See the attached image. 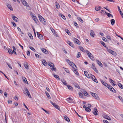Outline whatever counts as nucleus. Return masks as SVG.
<instances>
[{
  "label": "nucleus",
  "mask_w": 123,
  "mask_h": 123,
  "mask_svg": "<svg viewBox=\"0 0 123 123\" xmlns=\"http://www.w3.org/2000/svg\"><path fill=\"white\" fill-rule=\"evenodd\" d=\"M66 60L68 63H69V64L70 65V66H71L73 68V72L77 75H79V74L77 71V70L76 68H77V67H76V66L75 64L73 62L70 61L68 59H67Z\"/></svg>",
  "instance_id": "1"
},
{
  "label": "nucleus",
  "mask_w": 123,
  "mask_h": 123,
  "mask_svg": "<svg viewBox=\"0 0 123 123\" xmlns=\"http://www.w3.org/2000/svg\"><path fill=\"white\" fill-rule=\"evenodd\" d=\"M86 51L90 59L92 61H94L95 60L94 58V57H93V55L91 53L87 50H86Z\"/></svg>",
  "instance_id": "2"
},
{
  "label": "nucleus",
  "mask_w": 123,
  "mask_h": 123,
  "mask_svg": "<svg viewBox=\"0 0 123 123\" xmlns=\"http://www.w3.org/2000/svg\"><path fill=\"white\" fill-rule=\"evenodd\" d=\"M48 65L51 67H52L51 68V69L53 71H56V68L54 66V65L53 63L50 62H49Z\"/></svg>",
  "instance_id": "3"
},
{
  "label": "nucleus",
  "mask_w": 123,
  "mask_h": 123,
  "mask_svg": "<svg viewBox=\"0 0 123 123\" xmlns=\"http://www.w3.org/2000/svg\"><path fill=\"white\" fill-rule=\"evenodd\" d=\"M107 49L108 51V52H109L110 53L112 54V55H116V53L115 52L112 50L111 49H109L108 48V49Z\"/></svg>",
  "instance_id": "4"
},
{
  "label": "nucleus",
  "mask_w": 123,
  "mask_h": 123,
  "mask_svg": "<svg viewBox=\"0 0 123 123\" xmlns=\"http://www.w3.org/2000/svg\"><path fill=\"white\" fill-rule=\"evenodd\" d=\"M92 112L95 115H98V112L96 108H94L93 111Z\"/></svg>",
  "instance_id": "5"
},
{
  "label": "nucleus",
  "mask_w": 123,
  "mask_h": 123,
  "mask_svg": "<svg viewBox=\"0 0 123 123\" xmlns=\"http://www.w3.org/2000/svg\"><path fill=\"white\" fill-rule=\"evenodd\" d=\"M91 93L92 96L93 97L97 99H98L99 98L98 97V96L97 94L91 92Z\"/></svg>",
  "instance_id": "6"
},
{
  "label": "nucleus",
  "mask_w": 123,
  "mask_h": 123,
  "mask_svg": "<svg viewBox=\"0 0 123 123\" xmlns=\"http://www.w3.org/2000/svg\"><path fill=\"white\" fill-rule=\"evenodd\" d=\"M24 89L26 91V93L27 94V95L30 98H31V96L30 94V92L28 89L25 87L24 88Z\"/></svg>",
  "instance_id": "7"
},
{
  "label": "nucleus",
  "mask_w": 123,
  "mask_h": 123,
  "mask_svg": "<svg viewBox=\"0 0 123 123\" xmlns=\"http://www.w3.org/2000/svg\"><path fill=\"white\" fill-rule=\"evenodd\" d=\"M109 80L112 86H117V85L116 84H114V83H115L114 80L110 78L109 79Z\"/></svg>",
  "instance_id": "8"
},
{
  "label": "nucleus",
  "mask_w": 123,
  "mask_h": 123,
  "mask_svg": "<svg viewBox=\"0 0 123 123\" xmlns=\"http://www.w3.org/2000/svg\"><path fill=\"white\" fill-rule=\"evenodd\" d=\"M74 41L75 42V43H77V44L79 45L80 44V41L77 39L74 38L73 39Z\"/></svg>",
  "instance_id": "9"
},
{
  "label": "nucleus",
  "mask_w": 123,
  "mask_h": 123,
  "mask_svg": "<svg viewBox=\"0 0 123 123\" xmlns=\"http://www.w3.org/2000/svg\"><path fill=\"white\" fill-rule=\"evenodd\" d=\"M66 100L69 103H72L73 102V100L70 97L67 98Z\"/></svg>",
  "instance_id": "10"
},
{
  "label": "nucleus",
  "mask_w": 123,
  "mask_h": 123,
  "mask_svg": "<svg viewBox=\"0 0 123 123\" xmlns=\"http://www.w3.org/2000/svg\"><path fill=\"white\" fill-rule=\"evenodd\" d=\"M37 35L38 37L40 39H42L43 38V37L42 35L40 34L38 32H37Z\"/></svg>",
  "instance_id": "11"
},
{
  "label": "nucleus",
  "mask_w": 123,
  "mask_h": 123,
  "mask_svg": "<svg viewBox=\"0 0 123 123\" xmlns=\"http://www.w3.org/2000/svg\"><path fill=\"white\" fill-rule=\"evenodd\" d=\"M103 117L104 118L106 119L109 120H111V119L110 117L109 116H108L106 115H103Z\"/></svg>",
  "instance_id": "12"
},
{
  "label": "nucleus",
  "mask_w": 123,
  "mask_h": 123,
  "mask_svg": "<svg viewBox=\"0 0 123 123\" xmlns=\"http://www.w3.org/2000/svg\"><path fill=\"white\" fill-rule=\"evenodd\" d=\"M12 18L13 20L15 22H18V18L17 17L14 16H12Z\"/></svg>",
  "instance_id": "13"
},
{
  "label": "nucleus",
  "mask_w": 123,
  "mask_h": 123,
  "mask_svg": "<svg viewBox=\"0 0 123 123\" xmlns=\"http://www.w3.org/2000/svg\"><path fill=\"white\" fill-rule=\"evenodd\" d=\"M41 50L45 54L48 53V52L44 48H41Z\"/></svg>",
  "instance_id": "14"
},
{
  "label": "nucleus",
  "mask_w": 123,
  "mask_h": 123,
  "mask_svg": "<svg viewBox=\"0 0 123 123\" xmlns=\"http://www.w3.org/2000/svg\"><path fill=\"white\" fill-rule=\"evenodd\" d=\"M100 43L104 47L106 48L107 49H108V47L103 42V41H100Z\"/></svg>",
  "instance_id": "15"
},
{
  "label": "nucleus",
  "mask_w": 123,
  "mask_h": 123,
  "mask_svg": "<svg viewBox=\"0 0 123 123\" xmlns=\"http://www.w3.org/2000/svg\"><path fill=\"white\" fill-rule=\"evenodd\" d=\"M64 117L65 119L68 122H69L70 121V119L69 118L67 117L65 115L64 116Z\"/></svg>",
  "instance_id": "16"
},
{
  "label": "nucleus",
  "mask_w": 123,
  "mask_h": 123,
  "mask_svg": "<svg viewBox=\"0 0 123 123\" xmlns=\"http://www.w3.org/2000/svg\"><path fill=\"white\" fill-rule=\"evenodd\" d=\"M100 80L102 84H103L104 86H107L108 84L106 83L105 81H103L102 80Z\"/></svg>",
  "instance_id": "17"
},
{
  "label": "nucleus",
  "mask_w": 123,
  "mask_h": 123,
  "mask_svg": "<svg viewBox=\"0 0 123 123\" xmlns=\"http://www.w3.org/2000/svg\"><path fill=\"white\" fill-rule=\"evenodd\" d=\"M101 8V7L99 6H96L95 8V9L96 11H99Z\"/></svg>",
  "instance_id": "18"
},
{
  "label": "nucleus",
  "mask_w": 123,
  "mask_h": 123,
  "mask_svg": "<svg viewBox=\"0 0 123 123\" xmlns=\"http://www.w3.org/2000/svg\"><path fill=\"white\" fill-rule=\"evenodd\" d=\"M84 73L85 76L87 78H90V77L89 75L88 74L87 71H84Z\"/></svg>",
  "instance_id": "19"
},
{
  "label": "nucleus",
  "mask_w": 123,
  "mask_h": 123,
  "mask_svg": "<svg viewBox=\"0 0 123 123\" xmlns=\"http://www.w3.org/2000/svg\"><path fill=\"white\" fill-rule=\"evenodd\" d=\"M96 62L100 66L102 67L103 66V64L101 63L98 60H96Z\"/></svg>",
  "instance_id": "20"
},
{
  "label": "nucleus",
  "mask_w": 123,
  "mask_h": 123,
  "mask_svg": "<svg viewBox=\"0 0 123 123\" xmlns=\"http://www.w3.org/2000/svg\"><path fill=\"white\" fill-rule=\"evenodd\" d=\"M95 34L93 31L92 30H91V31L90 35L91 36H92V37H93L94 36Z\"/></svg>",
  "instance_id": "21"
},
{
  "label": "nucleus",
  "mask_w": 123,
  "mask_h": 123,
  "mask_svg": "<svg viewBox=\"0 0 123 123\" xmlns=\"http://www.w3.org/2000/svg\"><path fill=\"white\" fill-rule=\"evenodd\" d=\"M22 79L23 81L26 84H28V82L25 77H22Z\"/></svg>",
  "instance_id": "22"
},
{
  "label": "nucleus",
  "mask_w": 123,
  "mask_h": 123,
  "mask_svg": "<svg viewBox=\"0 0 123 123\" xmlns=\"http://www.w3.org/2000/svg\"><path fill=\"white\" fill-rule=\"evenodd\" d=\"M38 17H39V19L41 22L42 21L43 19H44V18L40 14L38 15Z\"/></svg>",
  "instance_id": "23"
},
{
  "label": "nucleus",
  "mask_w": 123,
  "mask_h": 123,
  "mask_svg": "<svg viewBox=\"0 0 123 123\" xmlns=\"http://www.w3.org/2000/svg\"><path fill=\"white\" fill-rule=\"evenodd\" d=\"M105 13L106 14L108 17H111L113 18V16L111 14L109 13H108L105 12Z\"/></svg>",
  "instance_id": "24"
},
{
  "label": "nucleus",
  "mask_w": 123,
  "mask_h": 123,
  "mask_svg": "<svg viewBox=\"0 0 123 123\" xmlns=\"http://www.w3.org/2000/svg\"><path fill=\"white\" fill-rule=\"evenodd\" d=\"M30 14L32 18L34 20L37 18L35 15L34 14H33L32 12L30 13Z\"/></svg>",
  "instance_id": "25"
},
{
  "label": "nucleus",
  "mask_w": 123,
  "mask_h": 123,
  "mask_svg": "<svg viewBox=\"0 0 123 123\" xmlns=\"http://www.w3.org/2000/svg\"><path fill=\"white\" fill-rule=\"evenodd\" d=\"M53 75L56 78V79L58 80H60V78L58 75H55L54 73L53 74Z\"/></svg>",
  "instance_id": "26"
},
{
  "label": "nucleus",
  "mask_w": 123,
  "mask_h": 123,
  "mask_svg": "<svg viewBox=\"0 0 123 123\" xmlns=\"http://www.w3.org/2000/svg\"><path fill=\"white\" fill-rule=\"evenodd\" d=\"M7 6L11 11H12L13 10V8L10 5L8 4L7 5Z\"/></svg>",
  "instance_id": "27"
},
{
  "label": "nucleus",
  "mask_w": 123,
  "mask_h": 123,
  "mask_svg": "<svg viewBox=\"0 0 123 123\" xmlns=\"http://www.w3.org/2000/svg\"><path fill=\"white\" fill-rule=\"evenodd\" d=\"M92 80L95 82L96 83L98 82V80L94 76H93V77H92Z\"/></svg>",
  "instance_id": "28"
},
{
  "label": "nucleus",
  "mask_w": 123,
  "mask_h": 123,
  "mask_svg": "<svg viewBox=\"0 0 123 123\" xmlns=\"http://www.w3.org/2000/svg\"><path fill=\"white\" fill-rule=\"evenodd\" d=\"M79 94L80 97L82 98H85L84 97V95L82 94V93L81 92H79Z\"/></svg>",
  "instance_id": "29"
},
{
  "label": "nucleus",
  "mask_w": 123,
  "mask_h": 123,
  "mask_svg": "<svg viewBox=\"0 0 123 123\" xmlns=\"http://www.w3.org/2000/svg\"><path fill=\"white\" fill-rule=\"evenodd\" d=\"M67 87L69 90L71 91L73 90V87L69 85H68L67 86Z\"/></svg>",
  "instance_id": "30"
},
{
  "label": "nucleus",
  "mask_w": 123,
  "mask_h": 123,
  "mask_svg": "<svg viewBox=\"0 0 123 123\" xmlns=\"http://www.w3.org/2000/svg\"><path fill=\"white\" fill-rule=\"evenodd\" d=\"M24 66L25 68L26 69H28V64L27 63H26L24 64Z\"/></svg>",
  "instance_id": "31"
},
{
  "label": "nucleus",
  "mask_w": 123,
  "mask_h": 123,
  "mask_svg": "<svg viewBox=\"0 0 123 123\" xmlns=\"http://www.w3.org/2000/svg\"><path fill=\"white\" fill-rule=\"evenodd\" d=\"M117 85L121 88L123 89V86L120 83L118 82Z\"/></svg>",
  "instance_id": "32"
},
{
  "label": "nucleus",
  "mask_w": 123,
  "mask_h": 123,
  "mask_svg": "<svg viewBox=\"0 0 123 123\" xmlns=\"http://www.w3.org/2000/svg\"><path fill=\"white\" fill-rule=\"evenodd\" d=\"M13 49V52L14 54H17L16 52V49L15 47L14 46H13L12 47Z\"/></svg>",
  "instance_id": "33"
},
{
  "label": "nucleus",
  "mask_w": 123,
  "mask_h": 123,
  "mask_svg": "<svg viewBox=\"0 0 123 123\" xmlns=\"http://www.w3.org/2000/svg\"><path fill=\"white\" fill-rule=\"evenodd\" d=\"M28 35L29 37L30 38L32 39H33V36H32L31 34L30 33H28Z\"/></svg>",
  "instance_id": "34"
},
{
  "label": "nucleus",
  "mask_w": 123,
  "mask_h": 123,
  "mask_svg": "<svg viewBox=\"0 0 123 123\" xmlns=\"http://www.w3.org/2000/svg\"><path fill=\"white\" fill-rule=\"evenodd\" d=\"M42 63H43V64L44 66H46L47 65V62L45 60H43L42 61Z\"/></svg>",
  "instance_id": "35"
},
{
  "label": "nucleus",
  "mask_w": 123,
  "mask_h": 123,
  "mask_svg": "<svg viewBox=\"0 0 123 123\" xmlns=\"http://www.w3.org/2000/svg\"><path fill=\"white\" fill-rule=\"evenodd\" d=\"M23 4L25 6H28V4H27V2L25 1L22 2Z\"/></svg>",
  "instance_id": "36"
},
{
  "label": "nucleus",
  "mask_w": 123,
  "mask_h": 123,
  "mask_svg": "<svg viewBox=\"0 0 123 123\" xmlns=\"http://www.w3.org/2000/svg\"><path fill=\"white\" fill-rule=\"evenodd\" d=\"M8 51L9 53L10 54H13V52L12 50L11 49H8Z\"/></svg>",
  "instance_id": "37"
},
{
  "label": "nucleus",
  "mask_w": 123,
  "mask_h": 123,
  "mask_svg": "<svg viewBox=\"0 0 123 123\" xmlns=\"http://www.w3.org/2000/svg\"><path fill=\"white\" fill-rule=\"evenodd\" d=\"M110 90L111 91H112L113 92H114L115 93H116V91L113 87V88H111Z\"/></svg>",
  "instance_id": "38"
},
{
  "label": "nucleus",
  "mask_w": 123,
  "mask_h": 123,
  "mask_svg": "<svg viewBox=\"0 0 123 123\" xmlns=\"http://www.w3.org/2000/svg\"><path fill=\"white\" fill-rule=\"evenodd\" d=\"M65 31L68 35H71V33L69 32V30L68 29H66L65 30Z\"/></svg>",
  "instance_id": "39"
},
{
  "label": "nucleus",
  "mask_w": 123,
  "mask_h": 123,
  "mask_svg": "<svg viewBox=\"0 0 123 123\" xmlns=\"http://www.w3.org/2000/svg\"><path fill=\"white\" fill-rule=\"evenodd\" d=\"M111 23L112 25H114L115 23V20L113 19H111Z\"/></svg>",
  "instance_id": "40"
},
{
  "label": "nucleus",
  "mask_w": 123,
  "mask_h": 123,
  "mask_svg": "<svg viewBox=\"0 0 123 123\" xmlns=\"http://www.w3.org/2000/svg\"><path fill=\"white\" fill-rule=\"evenodd\" d=\"M85 111L87 112H90L91 111V109L89 107H86L85 108Z\"/></svg>",
  "instance_id": "41"
},
{
  "label": "nucleus",
  "mask_w": 123,
  "mask_h": 123,
  "mask_svg": "<svg viewBox=\"0 0 123 123\" xmlns=\"http://www.w3.org/2000/svg\"><path fill=\"white\" fill-rule=\"evenodd\" d=\"M41 22L44 25H45L46 24V22L45 21V19L44 18V19H43Z\"/></svg>",
  "instance_id": "42"
},
{
  "label": "nucleus",
  "mask_w": 123,
  "mask_h": 123,
  "mask_svg": "<svg viewBox=\"0 0 123 123\" xmlns=\"http://www.w3.org/2000/svg\"><path fill=\"white\" fill-rule=\"evenodd\" d=\"M45 93H46V95L47 96V97L49 99L51 98L50 97V96L49 93L48 92H46Z\"/></svg>",
  "instance_id": "43"
},
{
  "label": "nucleus",
  "mask_w": 123,
  "mask_h": 123,
  "mask_svg": "<svg viewBox=\"0 0 123 123\" xmlns=\"http://www.w3.org/2000/svg\"><path fill=\"white\" fill-rule=\"evenodd\" d=\"M68 42L70 43L69 45L70 46L72 47L73 48H74V45L71 42H70L69 41H68Z\"/></svg>",
  "instance_id": "44"
},
{
  "label": "nucleus",
  "mask_w": 123,
  "mask_h": 123,
  "mask_svg": "<svg viewBox=\"0 0 123 123\" xmlns=\"http://www.w3.org/2000/svg\"><path fill=\"white\" fill-rule=\"evenodd\" d=\"M35 56L37 58H41V57L39 55L37 54H36L35 55Z\"/></svg>",
  "instance_id": "45"
},
{
  "label": "nucleus",
  "mask_w": 123,
  "mask_h": 123,
  "mask_svg": "<svg viewBox=\"0 0 123 123\" xmlns=\"http://www.w3.org/2000/svg\"><path fill=\"white\" fill-rule=\"evenodd\" d=\"M56 7L58 9H59L60 8V5L58 3H56L55 5Z\"/></svg>",
  "instance_id": "46"
},
{
  "label": "nucleus",
  "mask_w": 123,
  "mask_h": 123,
  "mask_svg": "<svg viewBox=\"0 0 123 123\" xmlns=\"http://www.w3.org/2000/svg\"><path fill=\"white\" fill-rule=\"evenodd\" d=\"M79 47L80 48V49L82 51V52H84V49L83 48L80 46H79Z\"/></svg>",
  "instance_id": "47"
},
{
  "label": "nucleus",
  "mask_w": 123,
  "mask_h": 123,
  "mask_svg": "<svg viewBox=\"0 0 123 123\" xmlns=\"http://www.w3.org/2000/svg\"><path fill=\"white\" fill-rule=\"evenodd\" d=\"M103 40L105 41L106 42H109V41L107 40V39L105 38V37H103Z\"/></svg>",
  "instance_id": "48"
},
{
  "label": "nucleus",
  "mask_w": 123,
  "mask_h": 123,
  "mask_svg": "<svg viewBox=\"0 0 123 123\" xmlns=\"http://www.w3.org/2000/svg\"><path fill=\"white\" fill-rule=\"evenodd\" d=\"M60 15L63 19L65 20L66 19V18L64 15L61 14H60Z\"/></svg>",
  "instance_id": "49"
},
{
  "label": "nucleus",
  "mask_w": 123,
  "mask_h": 123,
  "mask_svg": "<svg viewBox=\"0 0 123 123\" xmlns=\"http://www.w3.org/2000/svg\"><path fill=\"white\" fill-rule=\"evenodd\" d=\"M62 81L63 83L66 86L67 85V84L65 80H62Z\"/></svg>",
  "instance_id": "50"
},
{
  "label": "nucleus",
  "mask_w": 123,
  "mask_h": 123,
  "mask_svg": "<svg viewBox=\"0 0 123 123\" xmlns=\"http://www.w3.org/2000/svg\"><path fill=\"white\" fill-rule=\"evenodd\" d=\"M81 92H82L81 93H82V94H83L84 95L85 93L86 92L85 90L84 89H82L81 90Z\"/></svg>",
  "instance_id": "51"
},
{
  "label": "nucleus",
  "mask_w": 123,
  "mask_h": 123,
  "mask_svg": "<svg viewBox=\"0 0 123 123\" xmlns=\"http://www.w3.org/2000/svg\"><path fill=\"white\" fill-rule=\"evenodd\" d=\"M50 103L51 104L55 107H56L57 106V105H56L55 104L53 103L51 101H50Z\"/></svg>",
  "instance_id": "52"
},
{
  "label": "nucleus",
  "mask_w": 123,
  "mask_h": 123,
  "mask_svg": "<svg viewBox=\"0 0 123 123\" xmlns=\"http://www.w3.org/2000/svg\"><path fill=\"white\" fill-rule=\"evenodd\" d=\"M77 57L78 58L80 56L81 53L80 52H78L77 54Z\"/></svg>",
  "instance_id": "53"
},
{
  "label": "nucleus",
  "mask_w": 123,
  "mask_h": 123,
  "mask_svg": "<svg viewBox=\"0 0 123 123\" xmlns=\"http://www.w3.org/2000/svg\"><path fill=\"white\" fill-rule=\"evenodd\" d=\"M106 87L107 88H108V89H110L111 88H113L110 85H108V84L107 86H106Z\"/></svg>",
  "instance_id": "54"
},
{
  "label": "nucleus",
  "mask_w": 123,
  "mask_h": 123,
  "mask_svg": "<svg viewBox=\"0 0 123 123\" xmlns=\"http://www.w3.org/2000/svg\"><path fill=\"white\" fill-rule=\"evenodd\" d=\"M118 97L120 99L123 103V99L122 97L120 96H118Z\"/></svg>",
  "instance_id": "55"
},
{
  "label": "nucleus",
  "mask_w": 123,
  "mask_h": 123,
  "mask_svg": "<svg viewBox=\"0 0 123 123\" xmlns=\"http://www.w3.org/2000/svg\"><path fill=\"white\" fill-rule=\"evenodd\" d=\"M29 48L31 50H32L33 51H35L36 50L34 48H33L31 46H29Z\"/></svg>",
  "instance_id": "56"
},
{
  "label": "nucleus",
  "mask_w": 123,
  "mask_h": 123,
  "mask_svg": "<svg viewBox=\"0 0 123 123\" xmlns=\"http://www.w3.org/2000/svg\"><path fill=\"white\" fill-rule=\"evenodd\" d=\"M92 69H93L97 73H98V71L96 67L93 68Z\"/></svg>",
  "instance_id": "57"
},
{
  "label": "nucleus",
  "mask_w": 123,
  "mask_h": 123,
  "mask_svg": "<svg viewBox=\"0 0 123 123\" xmlns=\"http://www.w3.org/2000/svg\"><path fill=\"white\" fill-rule=\"evenodd\" d=\"M78 19L79 20V21H80L81 22V23L83 22V20H82V19L81 18H80V17H79L78 18Z\"/></svg>",
  "instance_id": "58"
},
{
  "label": "nucleus",
  "mask_w": 123,
  "mask_h": 123,
  "mask_svg": "<svg viewBox=\"0 0 123 123\" xmlns=\"http://www.w3.org/2000/svg\"><path fill=\"white\" fill-rule=\"evenodd\" d=\"M6 63L7 64V65L8 66V67L10 68L11 69H12V68L11 66V64H9L8 63H7V62H6Z\"/></svg>",
  "instance_id": "59"
},
{
  "label": "nucleus",
  "mask_w": 123,
  "mask_h": 123,
  "mask_svg": "<svg viewBox=\"0 0 123 123\" xmlns=\"http://www.w3.org/2000/svg\"><path fill=\"white\" fill-rule=\"evenodd\" d=\"M74 24L77 28L79 27L78 25L76 22H74Z\"/></svg>",
  "instance_id": "60"
},
{
  "label": "nucleus",
  "mask_w": 123,
  "mask_h": 123,
  "mask_svg": "<svg viewBox=\"0 0 123 123\" xmlns=\"http://www.w3.org/2000/svg\"><path fill=\"white\" fill-rule=\"evenodd\" d=\"M75 113L78 116L80 117L81 119H83V117H82L76 111H75Z\"/></svg>",
  "instance_id": "61"
},
{
  "label": "nucleus",
  "mask_w": 123,
  "mask_h": 123,
  "mask_svg": "<svg viewBox=\"0 0 123 123\" xmlns=\"http://www.w3.org/2000/svg\"><path fill=\"white\" fill-rule=\"evenodd\" d=\"M84 95H85L87 97H89V94H88V93H87L86 92L85 93V94H84Z\"/></svg>",
  "instance_id": "62"
},
{
  "label": "nucleus",
  "mask_w": 123,
  "mask_h": 123,
  "mask_svg": "<svg viewBox=\"0 0 123 123\" xmlns=\"http://www.w3.org/2000/svg\"><path fill=\"white\" fill-rule=\"evenodd\" d=\"M117 7H118V11H119V12H120L121 13L122 12L120 8V7L118 6H117Z\"/></svg>",
  "instance_id": "63"
},
{
  "label": "nucleus",
  "mask_w": 123,
  "mask_h": 123,
  "mask_svg": "<svg viewBox=\"0 0 123 123\" xmlns=\"http://www.w3.org/2000/svg\"><path fill=\"white\" fill-rule=\"evenodd\" d=\"M103 122L104 123H110L107 120H103Z\"/></svg>",
  "instance_id": "64"
}]
</instances>
